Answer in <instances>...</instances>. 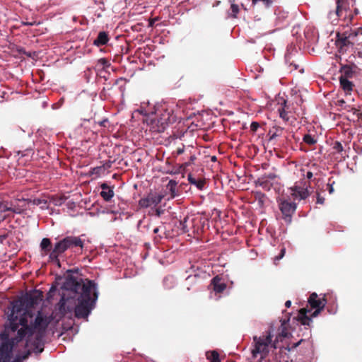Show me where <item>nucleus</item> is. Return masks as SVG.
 <instances>
[{
  "label": "nucleus",
  "instance_id": "2f4dec72",
  "mask_svg": "<svg viewBox=\"0 0 362 362\" xmlns=\"http://www.w3.org/2000/svg\"><path fill=\"white\" fill-rule=\"evenodd\" d=\"M19 53H23L26 57H30L33 59H37L38 58L39 53L37 52H26L24 48L21 47L18 50Z\"/></svg>",
  "mask_w": 362,
  "mask_h": 362
},
{
  "label": "nucleus",
  "instance_id": "774afa93",
  "mask_svg": "<svg viewBox=\"0 0 362 362\" xmlns=\"http://www.w3.org/2000/svg\"><path fill=\"white\" fill-rule=\"evenodd\" d=\"M158 231H159V228L158 227L153 229V233H158Z\"/></svg>",
  "mask_w": 362,
  "mask_h": 362
},
{
  "label": "nucleus",
  "instance_id": "4be33fe9",
  "mask_svg": "<svg viewBox=\"0 0 362 362\" xmlns=\"http://www.w3.org/2000/svg\"><path fill=\"white\" fill-rule=\"evenodd\" d=\"M340 72L341 75L340 77L345 78H351L354 76V71L353 66L350 65H343L340 68Z\"/></svg>",
  "mask_w": 362,
  "mask_h": 362
},
{
  "label": "nucleus",
  "instance_id": "e433bc0d",
  "mask_svg": "<svg viewBox=\"0 0 362 362\" xmlns=\"http://www.w3.org/2000/svg\"><path fill=\"white\" fill-rule=\"evenodd\" d=\"M333 149L335 150L337 153H342L344 151V147L341 142L337 141L333 144Z\"/></svg>",
  "mask_w": 362,
  "mask_h": 362
},
{
  "label": "nucleus",
  "instance_id": "864d4df0",
  "mask_svg": "<svg viewBox=\"0 0 362 362\" xmlns=\"http://www.w3.org/2000/svg\"><path fill=\"white\" fill-rule=\"evenodd\" d=\"M107 119H104V120H103V121L100 122H99V124H100V126H101V127H106V123H107Z\"/></svg>",
  "mask_w": 362,
  "mask_h": 362
},
{
  "label": "nucleus",
  "instance_id": "4468645a",
  "mask_svg": "<svg viewBox=\"0 0 362 362\" xmlns=\"http://www.w3.org/2000/svg\"><path fill=\"white\" fill-rule=\"evenodd\" d=\"M102 191L100 194L105 202H109L114 197L113 188L110 187L107 183H103L100 185Z\"/></svg>",
  "mask_w": 362,
  "mask_h": 362
},
{
  "label": "nucleus",
  "instance_id": "ddd939ff",
  "mask_svg": "<svg viewBox=\"0 0 362 362\" xmlns=\"http://www.w3.org/2000/svg\"><path fill=\"white\" fill-rule=\"evenodd\" d=\"M173 121L174 118L170 115V112L165 110L158 119V124L160 126L162 129H164L168 124L172 123Z\"/></svg>",
  "mask_w": 362,
  "mask_h": 362
},
{
  "label": "nucleus",
  "instance_id": "6e6d98bb",
  "mask_svg": "<svg viewBox=\"0 0 362 362\" xmlns=\"http://www.w3.org/2000/svg\"><path fill=\"white\" fill-rule=\"evenodd\" d=\"M313 176V174L312 172L308 171L306 174V177L308 179H311Z\"/></svg>",
  "mask_w": 362,
  "mask_h": 362
},
{
  "label": "nucleus",
  "instance_id": "5701e85b",
  "mask_svg": "<svg viewBox=\"0 0 362 362\" xmlns=\"http://www.w3.org/2000/svg\"><path fill=\"white\" fill-rule=\"evenodd\" d=\"M330 47H311L308 50V53L312 55L329 54L332 52V51L329 50Z\"/></svg>",
  "mask_w": 362,
  "mask_h": 362
},
{
  "label": "nucleus",
  "instance_id": "473e14b6",
  "mask_svg": "<svg viewBox=\"0 0 362 362\" xmlns=\"http://www.w3.org/2000/svg\"><path fill=\"white\" fill-rule=\"evenodd\" d=\"M163 284L166 289H171L175 286L174 279L171 276H167L164 279Z\"/></svg>",
  "mask_w": 362,
  "mask_h": 362
},
{
  "label": "nucleus",
  "instance_id": "f704fd0d",
  "mask_svg": "<svg viewBox=\"0 0 362 362\" xmlns=\"http://www.w3.org/2000/svg\"><path fill=\"white\" fill-rule=\"evenodd\" d=\"M105 171V166H98L92 169L91 174L95 175L97 177H100L102 173Z\"/></svg>",
  "mask_w": 362,
  "mask_h": 362
},
{
  "label": "nucleus",
  "instance_id": "f257e3e1",
  "mask_svg": "<svg viewBox=\"0 0 362 362\" xmlns=\"http://www.w3.org/2000/svg\"><path fill=\"white\" fill-rule=\"evenodd\" d=\"M62 290V298L58 303L59 313L65 315L74 308L76 317L87 319L98 298L96 284L92 280H83L69 274Z\"/></svg>",
  "mask_w": 362,
  "mask_h": 362
},
{
  "label": "nucleus",
  "instance_id": "052dcab7",
  "mask_svg": "<svg viewBox=\"0 0 362 362\" xmlns=\"http://www.w3.org/2000/svg\"><path fill=\"white\" fill-rule=\"evenodd\" d=\"M155 21L156 19H151L150 21H149V25L153 27V25H154V23H155Z\"/></svg>",
  "mask_w": 362,
  "mask_h": 362
},
{
  "label": "nucleus",
  "instance_id": "6ab92c4d",
  "mask_svg": "<svg viewBox=\"0 0 362 362\" xmlns=\"http://www.w3.org/2000/svg\"><path fill=\"white\" fill-rule=\"evenodd\" d=\"M187 180L191 185L196 186L198 189H204L206 185V180L204 178H195L191 174H189Z\"/></svg>",
  "mask_w": 362,
  "mask_h": 362
},
{
  "label": "nucleus",
  "instance_id": "a878e982",
  "mask_svg": "<svg viewBox=\"0 0 362 362\" xmlns=\"http://www.w3.org/2000/svg\"><path fill=\"white\" fill-rule=\"evenodd\" d=\"M177 185V182L174 180H170L167 185V188L170 192L171 198H175V197L178 196V193L176 190Z\"/></svg>",
  "mask_w": 362,
  "mask_h": 362
},
{
  "label": "nucleus",
  "instance_id": "79ce46f5",
  "mask_svg": "<svg viewBox=\"0 0 362 362\" xmlns=\"http://www.w3.org/2000/svg\"><path fill=\"white\" fill-rule=\"evenodd\" d=\"M342 1L343 0H337V10L336 13L338 16H341V8H342Z\"/></svg>",
  "mask_w": 362,
  "mask_h": 362
},
{
  "label": "nucleus",
  "instance_id": "cd10ccee",
  "mask_svg": "<svg viewBox=\"0 0 362 362\" xmlns=\"http://www.w3.org/2000/svg\"><path fill=\"white\" fill-rule=\"evenodd\" d=\"M52 243L51 240L47 238H44L40 243V247L42 251L47 254L51 250Z\"/></svg>",
  "mask_w": 362,
  "mask_h": 362
},
{
  "label": "nucleus",
  "instance_id": "b1692460",
  "mask_svg": "<svg viewBox=\"0 0 362 362\" xmlns=\"http://www.w3.org/2000/svg\"><path fill=\"white\" fill-rule=\"evenodd\" d=\"M255 185L262 187L265 191H269L272 187L273 185L267 177H259L255 181Z\"/></svg>",
  "mask_w": 362,
  "mask_h": 362
},
{
  "label": "nucleus",
  "instance_id": "a18cd8bd",
  "mask_svg": "<svg viewBox=\"0 0 362 362\" xmlns=\"http://www.w3.org/2000/svg\"><path fill=\"white\" fill-rule=\"evenodd\" d=\"M334 184V182H332L330 183L329 182L327 185V189L329 191V194H332L334 192V187L333 185Z\"/></svg>",
  "mask_w": 362,
  "mask_h": 362
},
{
  "label": "nucleus",
  "instance_id": "69168bd1",
  "mask_svg": "<svg viewBox=\"0 0 362 362\" xmlns=\"http://www.w3.org/2000/svg\"><path fill=\"white\" fill-rule=\"evenodd\" d=\"M124 49H125V53H128L130 49V47L126 46V47H124Z\"/></svg>",
  "mask_w": 362,
  "mask_h": 362
},
{
  "label": "nucleus",
  "instance_id": "393cba45",
  "mask_svg": "<svg viewBox=\"0 0 362 362\" xmlns=\"http://www.w3.org/2000/svg\"><path fill=\"white\" fill-rule=\"evenodd\" d=\"M339 82L341 88L346 92H350L353 89L354 84L349 81V78L339 77Z\"/></svg>",
  "mask_w": 362,
  "mask_h": 362
},
{
  "label": "nucleus",
  "instance_id": "13d9d810",
  "mask_svg": "<svg viewBox=\"0 0 362 362\" xmlns=\"http://www.w3.org/2000/svg\"><path fill=\"white\" fill-rule=\"evenodd\" d=\"M291 305V300H287V301L285 303V306H286V308H289Z\"/></svg>",
  "mask_w": 362,
  "mask_h": 362
},
{
  "label": "nucleus",
  "instance_id": "a19ab883",
  "mask_svg": "<svg viewBox=\"0 0 362 362\" xmlns=\"http://www.w3.org/2000/svg\"><path fill=\"white\" fill-rule=\"evenodd\" d=\"M44 350L43 344H40V342H37L35 344V347L33 348V351L39 354L42 352Z\"/></svg>",
  "mask_w": 362,
  "mask_h": 362
},
{
  "label": "nucleus",
  "instance_id": "7ed1b4c3",
  "mask_svg": "<svg viewBox=\"0 0 362 362\" xmlns=\"http://www.w3.org/2000/svg\"><path fill=\"white\" fill-rule=\"evenodd\" d=\"M52 320V315H45L40 311L37 313L33 322L30 321L29 323V320L28 319V322L23 323L18 329L16 336L11 338L10 343L12 344V352L14 347L25 337H30L35 332H37L40 336L43 335Z\"/></svg>",
  "mask_w": 362,
  "mask_h": 362
},
{
  "label": "nucleus",
  "instance_id": "de8ad7c7",
  "mask_svg": "<svg viewBox=\"0 0 362 362\" xmlns=\"http://www.w3.org/2000/svg\"><path fill=\"white\" fill-rule=\"evenodd\" d=\"M262 177H267V178H268V179H269V180H270V181H271V180H274V179L276 177V175H274V174H273V173H270V174H269V175H267L262 176Z\"/></svg>",
  "mask_w": 362,
  "mask_h": 362
},
{
  "label": "nucleus",
  "instance_id": "39448f33",
  "mask_svg": "<svg viewBox=\"0 0 362 362\" xmlns=\"http://www.w3.org/2000/svg\"><path fill=\"white\" fill-rule=\"evenodd\" d=\"M253 348L251 350L252 360H254L258 357L259 362H261L264 358L267 357L269 352L270 348L276 349L275 341L272 343V336L270 332L267 335H262L260 337H253Z\"/></svg>",
  "mask_w": 362,
  "mask_h": 362
},
{
  "label": "nucleus",
  "instance_id": "5fc2aeb1",
  "mask_svg": "<svg viewBox=\"0 0 362 362\" xmlns=\"http://www.w3.org/2000/svg\"><path fill=\"white\" fill-rule=\"evenodd\" d=\"M303 341V339H300L299 341H298L297 343H295L292 345L291 346V349H295L296 348L302 341Z\"/></svg>",
  "mask_w": 362,
  "mask_h": 362
},
{
  "label": "nucleus",
  "instance_id": "58836bf2",
  "mask_svg": "<svg viewBox=\"0 0 362 362\" xmlns=\"http://www.w3.org/2000/svg\"><path fill=\"white\" fill-rule=\"evenodd\" d=\"M51 202L55 206H61L64 203V199L62 197H52Z\"/></svg>",
  "mask_w": 362,
  "mask_h": 362
},
{
  "label": "nucleus",
  "instance_id": "f8f14e48",
  "mask_svg": "<svg viewBox=\"0 0 362 362\" xmlns=\"http://www.w3.org/2000/svg\"><path fill=\"white\" fill-rule=\"evenodd\" d=\"M30 350H26L23 353L16 354L13 359L0 354V362H23L30 356Z\"/></svg>",
  "mask_w": 362,
  "mask_h": 362
},
{
  "label": "nucleus",
  "instance_id": "4d7b16f0",
  "mask_svg": "<svg viewBox=\"0 0 362 362\" xmlns=\"http://www.w3.org/2000/svg\"><path fill=\"white\" fill-rule=\"evenodd\" d=\"M100 62H102L103 65H107L108 64V61L105 59H100Z\"/></svg>",
  "mask_w": 362,
  "mask_h": 362
},
{
  "label": "nucleus",
  "instance_id": "2eb2a0df",
  "mask_svg": "<svg viewBox=\"0 0 362 362\" xmlns=\"http://www.w3.org/2000/svg\"><path fill=\"white\" fill-rule=\"evenodd\" d=\"M211 284L213 286L214 291L216 293H222L227 286L226 284L218 276H216L212 279Z\"/></svg>",
  "mask_w": 362,
  "mask_h": 362
},
{
  "label": "nucleus",
  "instance_id": "3c124183",
  "mask_svg": "<svg viewBox=\"0 0 362 362\" xmlns=\"http://www.w3.org/2000/svg\"><path fill=\"white\" fill-rule=\"evenodd\" d=\"M280 335L282 336L283 337H287L288 332L286 330H284V327L283 328L281 332L280 333Z\"/></svg>",
  "mask_w": 362,
  "mask_h": 362
},
{
  "label": "nucleus",
  "instance_id": "f3484780",
  "mask_svg": "<svg viewBox=\"0 0 362 362\" xmlns=\"http://www.w3.org/2000/svg\"><path fill=\"white\" fill-rule=\"evenodd\" d=\"M296 53H298V51L296 49V47H291L288 49L287 52L285 54L286 62L290 66H293L294 69H297L299 66L298 64H296L294 60H292V56L295 55Z\"/></svg>",
  "mask_w": 362,
  "mask_h": 362
},
{
  "label": "nucleus",
  "instance_id": "412c9836",
  "mask_svg": "<svg viewBox=\"0 0 362 362\" xmlns=\"http://www.w3.org/2000/svg\"><path fill=\"white\" fill-rule=\"evenodd\" d=\"M109 41V35L105 31H100L93 41V45H104Z\"/></svg>",
  "mask_w": 362,
  "mask_h": 362
},
{
  "label": "nucleus",
  "instance_id": "c03bdc74",
  "mask_svg": "<svg viewBox=\"0 0 362 362\" xmlns=\"http://www.w3.org/2000/svg\"><path fill=\"white\" fill-rule=\"evenodd\" d=\"M325 199L320 193L317 194V204H324Z\"/></svg>",
  "mask_w": 362,
  "mask_h": 362
},
{
  "label": "nucleus",
  "instance_id": "9d476101",
  "mask_svg": "<svg viewBox=\"0 0 362 362\" xmlns=\"http://www.w3.org/2000/svg\"><path fill=\"white\" fill-rule=\"evenodd\" d=\"M164 196L159 194H149L146 197L139 201V205L141 208H148L152 205L157 206L163 199Z\"/></svg>",
  "mask_w": 362,
  "mask_h": 362
},
{
  "label": "nucleus",
  "instance_id": "8fccbe9b",
  "mask_svg": "<svg viewBox=\"0 0 362 362\" xmlns=\"http://www.w3.org/2000/svg\"><path fill=\"white\" fill-rule=\"evenodd\" d=\"M8 234L0 235V243H3V242L7 238Z\"/></svg>",
  "mask_w": 362,
  "mask_h": 362
},
{
  "label": "nucleus",
  "instance_id": "a211bd4d",
  "mask_svg": "<svg viewBox=\"0 0 362 362\" xmlns=\"http://www.w3.org/2000/svg\"><path fill=\"white\" fill-rule=\"evenodd\" d=\"M281 105L282 106L278 109L279 116L284 122H288L290 119L289 105L287 104V102L285 100H284V102Z\"/></svg>",
  "mask_w": 362,
  "mask_h": 362
},
{
  "label": "nucleus",
  "instance_id": "09e8293b",
  "mask_svg": "<svg viewBox=\"0 0 362 362\" xmlns=\"http://www.w3.org/2000/svg\"><path fill=\"white\" fill-rule=\"evenodd\" d=\"M262 2L264 4L265 7H269L272 3V0H262Z\"/></svg>",
  "mask_w": 362,
  "mask_h": 362
},
{
  "label": "nucleus",
  "instance_id": "4c0bfd02",
  "mask_svg": "<svg viewBox=\"0 0 362 362\" xmlns=\"http://www.w3.org/2000/svg\"><path fill=\"white\" fill-rule=\"evenodd\" d=\"M231 16L233 18L237 16V14L239 12V6L237 4H233L230 6Z\"/></svg>",
  "mask_w": 362,
  "mask_h": 362
},
{
  "label": "nucleus",
  "instance_id": "f03ea898",
  "mask_svg": "<svg viewBox=\"0 0 362 362\" xmlns=\"http://www.w3.org/2000/svg\"><path fill=\"white\" fill-rule=\"evenodd\" d=\"M8 310L7 321L0 332V354L13 359L12 344L10 343L13 337L11 334L17 332L23 323L28 322V318L31 319L33 315L21 298L13 301Z\"/></svg>",
  "mask_w": 362,
  "mask_h": 362
},
{
  "label": "nucleus",
  "instance_id": "aec40b11",
  "mask_svg": "<svg viewBox=\"0 0 362 362\" xmlns=\"http://www.w3.org/2000/svg\"><path fill=\"white\" fill-rule=\"evenodd\" d=\"M24 302L26 308H30L37 303V296L32 293H26L25 296L21 297Z\"/></svg>",
  "mask_w": 362,
  "mask_h": 362
},
{
  "label": "nucleus",
  "instance_id": "6e6552de",
  "mask_svg": "<svg viewBox=\"0 0 362 362\" xmlns=\"http://www.w3.org/2000/svg\"><path fill=\"white\" fill-rule=\"evenodd\" d=\"M358 32H351L348 33V32H344L342 34L339 33H336V36L337 37L336 45H354L355 43L354 38L357 36L358 33H362V29L358 28Z\"/></svg>",
  "mask_w": 362,
  "mask_h": 362
},
{
  "label": "nucleus",
  "instance_id": "c756f323",
  "mask_svg": "<svg viewBox=\"0 0 362 362\" xmlns=\"http://www.w3.org/2000/svg\"><path fill=\"white\" fill-rule=\"evenodd\" d=\"M12 211L16 213V210L9 206L8 203L6 202L0 201V213Z\"/></svg>",
  "mask_w": 362,
  "mask_h": 362
},
{
  "label": "nucleus",
  "instance_id": "72a5a7b5",
  "mask_svg": "<svg viewBox=\"0 0 362 362\" xmlns=\"http://www.w3.org/2000/svg\"><path fill=\"white\" fill-rule=\"evenodd\" d=\"M303 141L308 145H314L317 143V140L310 134H305Z\"/></svg>",
  "mask_w": 362,
  "mask_h": 362
},
{
  "label": "nucleus",
  "instance_id": "ea45409f",
  "mask_svg": "<svg viewBox=\"0 0 362 362\" xmlns=\"http://www.w3.org/2000/svg\"><path fill=\"white\" fill-rule=\"evenodd\" d=\"M285 252H286V249H285V247H283L281 250L280 254L279 255L274 257V262L275 264H277V262H279L281 259L283 258V257L285 255Z\"/></svg>",
  "mask_w": 362,
  "mask_h": 362
},
{
  "label": "nucleus",
  "instance_id": "423d86ee",
  "mask_svg": "<svg viewBox=\"0 0 362 362\" xmlns=\"http://www.w3.org/2000/svg\"><path fill=\"white\" fill-rule=\"evenodd\" d=\"M279 209L282 214V218L286 223H291L292 216L296 210V204L282 197L278 199Z\"/></svg>",
  "mask_w": 362,
  "mask_h": 362
},
{
  "label": "nucleus",
  "instance_id": "7c9ffc66",
  "mask_svg": "<svg viewBox=\"0 0 362 362\" xmlns=\"http://www.w3.org/2000/svg\"><path fill=\"white\" fill-rule=\"evenodd\" d=\"M33 204L37 206H40L41 209H47L49 206L47 204V201L45 199H33Z\"/></svg>",
  "mask_w": 362,
  "mask_h": 362
},
{
  "label": "nucleus",
  "instance_id": "e2e57ef3",
  "mask_svg": "<svg viewBox=\"0 0 362 362\" xmlns=\"http://www.w3.org/2000/svg\"><path fill=\"white\" fill-rule=\"evenodd\" d=\"M259 1H262V0H252V4L255 6Z\"/></svg>",
  "mask_w": 362,
  "mask_h": 362
},
{
  "label": "nucleus",
  "instance_id": "c9c22d12",
  "mask_svg": "<svg viewBox=\"0 0 362 362\" xmlns=\"http://www.w3.org/2000/svg\"><path fill=\"white\" fill-rule=\"evenodd\" d=\"M164 214V210L161 208L152 209L150 212L151 215H154L157 217H160L161 215Z\"/></svg>",
  "mask_w": 362,
  "mask_h": 362
},
{
  "label": "nucleus",
  "instance_id": "603ef678",
  "mask_svg": "<svg viewBox=\"0 0 362 362\" xmlns=\"http://www.w3.org/2000/svg\"><path fill=\"white\" fill-rule=\"evenodd\" d=\"M290 315L288 317L287 319H284V320H281V326L284 327L286 323L289 321Z\"/></svg>",
  "mask_w": 362,
  "mask_h": 362
},
{
  "label": "nucleus",
  "instance_id": "dca6fc26",
  "mask_svg": "<svg viewBox=\"0 0 362 362\" xmlns=\"http://www.w3.org/2000/svg\"><path fill=\"white\" fill-rule=\"evenodd\" d=\"M64 252L61 248V247L59 245V243H56L53 250L50 252L49 257V259L52 262H54L57 263L59 266H60V262H59V256L61 254L64 253Z\"/></svg>",
  "mask_w": 362,
  "mask_h": 362
},
{
  "label": "nucleus",
  "instance_id": "bf43d9fd",
  "mask_svg": "<svg viewBox=\"0 0 362 362\" xmlns=\"http://www.w3.org/2000/svg\"><path fill=\"white\" fill-rule=\"evenodd\" d=\"M56 291V288L52 286L51 287V288L49 289V291L48 293L49 295H51V293L53 292V291Z\"/></svg>",
  "mask_w": 362,
  "mask_h": 362
},
{
  "label": "nucleus",
  "instance_id": "20e7f679",
  "mask_svg": "<svg viewBox=\"0 0 362 362\" xmlns=\"http://www.w3.org/2000/svg\"><path fill=\"white\" fill-rule=\"evenodd\" d=\"M308 302L310 307L315 309V310L309 317L308 315V313H310L309 309L303 308L299 310L296 319L303 325H310V322H312L311 318L317 317L324 309L327 303V299L325 296L319 298L316 293H313L310 295Z\"/></svg>",
  "mask_w": 362,
  "mask_h": 362
},
{
  "label": "nucleus",
  "instance_id": "0e129e2a",
  "mask_svg": "<svg viewBox=\"0 0 362 362\" xmlns=\"http://www.w3.org/2000/svg\"><path fill=\"white\" fill-rule=\"evenodd\" d=\"M344 47H342V46L339 47V52L340 54H341V53H343V52H344V50H343V49H344Z\"/></svg>",
  "mask_w": 362,
  "mask_h": 362
},
{
  "label": "nucleus",
  "instance_id": "37998d69",
  "mask_svg": "<svg viewBox=\"0 0 362 362\" xmlns=\"http://www.w3.org/2000/svg\"><path fill=\"white\" fill-rule=\"evenodd\" d=\"M259 127V124L257 122H252L250 124V131L252 132H256Z\"/></svg>",
  "mask_w": 362,
  "mask_h": 362
},
{
  "label": "nucleus",
  "instance_id": "bb28decb",
  "mask_svg": "<svg viewBox=\"0 0 362 362\" xmlns=\"http://www.w3.org/2000/svg\"><path fill=\"white\" fill-rule=\"evenodd\" d=\"M206 357L210 362H221L219 354L216 350L207 351Z\"/></svg>",
  "mask_w": 362,
  "mask_h": 362
},
{
  "label": "nucleus",
  "instance_id": "1a4fd4ad",
  "mask_svg": "<svg viewBox=\"0 0 362 362\" xmlns=\"http://www.w3.org/2000/svg\"><path fill=\"white\" fill-rule=\"evenodd\" d=\"M291 194L294 199L303 200L309 197V191L308 185L305 182L296 183V185L291 188Z\"/></svg>",
  "mask_w": 362,
  "mask_h": 362
},
{
  "label": "nucleus",
  "instance_id": "338daca9",
  "mask_svg": "<svg viewBox=\"0 0 362 362\" xmlns=\"http://www.w3.org/2000/svg\"><path fill=\"white\" fill-rule=\"evenodd\" d=\"M211 160L213 161V162L216 161V157L215 156H212L211 158Z\"/></svg>",
  "mask_w": 362,
  "mask_h": 362
},
{
  "label": "nucleus",
  "instance_id": "9b49d317",
  "mask_svg": "<svg viewBox=\"0 0 362 362\" xmlns=\"http://www.w3.org/2000/svg\"><path fill=\"white\" fill-rule=\"evenodd\" d=\"M187 151H189V156L188 160L183 162V163L182 164V167H183L184 168L192 164L194 160L196 159L195 155L191 153L189 146L186 147L183 144H181V145L177 146L176 149L173 151V152L172 153L173 157H177Z\"/></svg>",
  "mask_w": 362,
  "mask_h": 362
},
{
  "label": "nucleus",
  "instance_id": "c85d7f7f",
  "mask_svg": "<svg viewBox=\"0 0 362 362\" xmlns=\"http://www.w3.org/2000/svg\"><path fill=\"white\" fill-rule=\"evenodd\" d=\"M284 128L279 126L273 127V130L269 131V134L272 133L270 136V140L275 139L277 136H280L283 132Z\"/></svg>",
  "mask_w": 362,
  "mask_h": 362
},
{
  "label": "nucleus",
  "instance_id": "49530a36",
  "mask_svg": "<svg viewBox=\"0 0 362 362\" xmlns=\"http://www.w3.org/2000/svg\"><path fill=\"white\" fill-rule=\"evenodd\" d=\"M256 197H258L259 199V202L262 204L263 203V200L262 199L265 197V195L264 194L262 193V192H257V195H256Z\"/></svg>",
  "mask_w": 362,
  "mask_h": 362
},
{
  "label": "nucleus",
  "instance_id": "680f3d73",
  "mask_svg": "<svg viewBox=\"0 0 362 362\" xmlns=\"http://www.w3.org/2000/svg\"><path fill=\"white\" fill-rule=\"evenodd\" d=\"M194 279H196V276H194V277H192V276H188L187 279H186V281H189L190 280H193Z\"/></svg>",
  "mask_w": 362,
  "mask_h": 362
},
{
  "label": "nucleus",
  "instance_id": "0eeeda50",
  "mask_svg": "<svg viewBox=\"0 0 362 362\" xmlns=\"http://www.w3.org/2000/svg\"><path fill=\"white\" fill-rule=\"evenodd\" d=\"M57 243L64 252L74 248H80L82 250L84 246V240L80 236H66Z\"/></svg>",
  "mask_w": 362,
  "mask_h": 362
}]
</instances>
